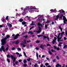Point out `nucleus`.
Wrapping results in <instances>:
<instances>
[{"label":"nucleus","mask_w":67,"mask_h":67,"mask_svg":"<svg viewBox=\"0 0 67 67\" xmlns=\"http://www.w3.org/2000/svg\"><path fill=\"white\" fill-rule=\"evenodd\" d=\"M37 25L38 26V31H36L35 30H34V32H37V33H40L42 31H41V27H43V25H42V24L41 23H40L38 22L37 24Z\"/></svg>","instance_id":"obj_1"},{"label":"nucleus","mask_w":67,"mask_h":67,"mask_svg":"<svg viewBox=\"0 0 67 67\" xmlns=\"http://www.w3.org/2000/svg\"><path fill=\"white\" fill-rule=\"evenodd\" d=\"M61 16L62 17V16H63V19L64 21H63L64 23V24H66V22H67V20L66 17H65V16H63V14H62Z\"/></svg>","instance_id":"obj_2"},{"label":"nucleus","mask_w":67,"mask_h":67,"mask_svg":"<svg viewBox=\"0 0 67 67\" xmlns=\"http://www.w3.org/2000/svg\"><path fill=\"white\" fill-rule=\"evenodd\" d=\"M1 42L2 45H4L6 43V40H5L4 39H2V40Z\"/></svg>","instance_id":"obj_3"},{"label":"nucleus","mask_w":67,"mask_h":67,"mask_svg":"<svg viewBox=\"0 0 67 67\" xmlns=\"http://www.w3.org/2000/svg\"><path fill=\"white\" fill-rule=\"evenodd\" d=\"M4 48V46H2L1 48H0V52H2L3 51L4 52H5Z\"/></svg>","instance_id":"obj_4"},{"label":"nucleus","mask_w":67,"mask_h":67,"mask_svg":"<svg viewBox=\"0 0 67 67\" xmlns=\"http://www.w3.org/2000/svg\"><path fill=\"white\" fill-rule=\"evenodd\" d=\"M11 56L12 59H13V62L14 63V62H15L16 61V60H15L16 59V58H15V57H14V56H13V55H11Z\"/></svg>","instance_id":"obj_5"},{"label":"nucleus","mask_w":67,"mask_h":67,"mask_svg":"<svg viewBox=\"0 0 67 67\" xmlns=\"http://www.w3.org/2000/svg\"><path fill=\"white\" fill-rule=\"evenodd\" d=\"M20 36V35L19 34H17L15 35V37L14 38V40H16L17 38H18V37Z\"/></svg>","instance_id":"obj_6"},{"label":"nucleus","mask_w":67,"mask_h":67,"mask_svg":"<svg viewBox=\"0 0 67 67\" xmlns=\"http://www.w3.org/2000/svg\"><path fill=\"white\" fill-rule=\"evenodd\" d=\"M12 44H15L16 45H18L19 43V42L18 41H14L12 42Z\"/></svg>","instance_id":"obj_7"},{"label":"nucleus","mask_w":67,"mask_h":67,"mask_svg":"<svg viewBox=\"0 0 67 67\" xmlns=\"http://www.w3.org/2000/svg\"><path fill=\"white\" fill-rule=\"evenodd\" d=\"M26 12H27V9H25L24 10V11L22 13V14L23 15H25L26 13Z\"/></svg>","instance_id":"obj_8"},{"label":"nucleus","mask_w":67,"mask_h":67,"mask_svg":"<svg viewBox=\"0 0 67 67\" xmlns=\"http://www.w3.org/2000/svg\"><path fill=\"white\" fill-rule=\"evenodd\" d=\"M6 37H5L4 38V40H7V38H9V37H10V35H7L6 36Z\"/></svg>","instance_id":"obj_9"},{"label":"nucleus","mask_w":67,"mask_h":67,"mask_svg":"<svg viewBox=\"0 0 67 67\" xmlns=\"http://www.w3.org/2000/svg\"><path fill=\"white\" fill-rule=\"evenodd\" d=\"M44 46L43 45H41L40 47L41 48H42L43 49H44Z\"/></svg>","instance_id":"obj_10"},{"label":"nucleus","mask_w":67,"mask_h":67,"mask_svg":"<svg viewBox=\"0 0 67 67\" xmlns=\"http://www.w3.org/2000/svg\"><path fill=\"white\" fill-rule=\"evenodd\" d=\"M28 34H33V33L31 31H30L28 32Z\"/></svg>","instance_id":"obj_11"},{"label":"nucleus","mask_w":67,"mask_h":67,"mask_svg":"<svg viewBox=\"0 0 67 67\" xmlns=\"http://www.w3.org/2000/svg\"><path fill=\"white\" fill-rule=\"evenodd\" d=\"M26 23L25 21H23V22H22V24L23 25H25V24Z\"/></svg>","instance_id":"obj_12"},{"label":"nucleus","mask_w":67,"mask_h":67,"mask_svg":"<svg viewBox=\"0 0 67 67\" xmlns=\"http://www.w3.org/2000/svg\"><path fill=\"white\" fill-rule=\"evenodd\" d=\"M59 28L60 29L61 32H62V31H63V29H62V28L60 26H59Z\"/></svg>","instance_id":"obj_13"},{"label":"nucleus","mask_w":67,"mask_h":67,"mask_svg":"<svg viewBox=\"0 0 67 67\" xmlns=\"http://www.w3.org/2000/svg\"><path fill=\"white\" fill-rule=\"evenodd\" d=\"M67 48V45L66 44H65L64 46L63 49H64V48Z\"/></svg>","instance_id":"obj_14"},{"label":"nucleus","mask_w":67,"mask_h":67,"mask_svg":"<svg viewBox=\"0 0 67 67\" xmlns=\"http://www.w3.org/2000/svg\"><path fill=\"white\" fill-rule=\"evenodd\" d=\"M19 21L20 22H23V19H20L19 20Z\"/></svg>","instance_id":"obj_15"},{"label":"nucleus","mask_w":67,"mask_h":67,"mask_svg":"<svg viewBox=\"0 0 67 67\" xmlns=\"http://www.w3.org/2000/svg\"><path fill=\"white\" fill-rule=\"evenodd\" d=\"M7 60L8 62V63H10V59L9 58H7Z\"/></svg>","instance_id":"obj_16"},{"label":"nucleus","mask_w":67,"mask_h":67,"mask_svg":"<svg viewBox=\"0 0 67 67\" xmlns=\"http://www.w3.org/2000/svg\"><path fill=\"white\" fill-rule=\"evenodd\" d=\"M56 42V40H53L52 41V43L53 44H55V43Z\"/></svg>","instance_id":"obj_17"},{"label":"nucleus","mask_w":67,"mask_h":67,"mask_svg":"<svg viewBox=\"0 0 67 67\" xmlns=\"http://www.w3.org/2000/svg\"><path fill=\"white\" fill-rule=\"evenodd\" d=\"M50 11L52 12H55V10L53 9H51Z\"/></svg>","instance_id":"obj_18"},{"label":"nucleus","mask_w":67,"mask_h":67,"mask_svg":"<svg viewBox=\"0 0 67 67\" xmlns=\"http://www.w3.org/2000/svg\"><path fill=\"white\" fill-rule=\"evenodd\" d=\"M23 62L25 64V63H26V62H27V61L25 60H23Z\"/></svg>","instance_id":"obj_19"},{"label":"nucleus","mask_w":67,"mask_h":67,"mask_svg":"<svg viewBox=\"0 0 67 67\" xmlns=\"http://www.w3.org/2000/svg\"><path fill=\"white\" fill-rule=\"evenodd\" d=\"M24 53V55H25V57H27V56H26V53H25V52H23Z\"/></svg>","instance_id":"obj_20"},{"label":"nucleus","mask_w":67,"mask_h":67,"mask_svg":"<svg viewBox=\"0 0 67 67\" xmlns=\"http://www.w3.org/2000/svg\"><path fill=\"white\" fill-rule=\"evenodd\" d=\"M23 43H24V44H26V40H24V42L23 41Z\"/></svg>","instance_id":"obj_21"},{"label":"nucleus","mask_w":67,"mask_h":67,"mask_svg":"<svg viewBox=\"0 0 67 67\" xmlns=\"http://www.w3.org/2000/svg\"><path fill=\"white\" fill-rule=\"evenodd\" d=\"M45 65L46 66H48V65H49V64L48 63H46L45 64Z\"/></svg>","instance_id":"obj_22"},{"label":"nucleus","mask_w":67,"mask_h":67,"mask_svg":"<svg viewBox=\"0 0 67 67\" xmlns=\"http://www.w3.org/2000/svg\"><path fill=\"white\" fill-rule=\"evenodd\" d=\"M27 37H28V36L27 35L24 36H23V37H25V38H27Z\"/></svg>","instance_id":"obj_23"},{"label":"nucleus","mask_w":67,"mask_h":67,"mask_svg":"<svg viewBox=\"0 0 67 67\" xmlns=\"http://www.w3.org/2000/svg\"><path fill=\"white\" fill-rule=\"evenodd\" d=\"M8 50H9V47H7L5 49V51H8Z\"/></svg>","instance_id":"obj_24"},{"label":"nucleus","mask_w":67,"mask_h":67,"mask_svg":"<svg viewBox=\"0 0 67 67\" xmlns=\"http://www.w3.org/2000/svg\"><path fill=\"white\" fill-rule=\"evenodd\" d=\"M36 43H40V40H37L36 42Z\"/></svg>","instance_id":"obj_25"},{"label":"nucleus","mask_w":67,"mask_h":67,"mask_svg":"<svg viewBox=\"0 0 67 67\" xmlns=\"http://www.w3.org/2000/svg\"><path fill=\"white\" fill-rule=\"evenodd\" d=\"M36 10V8H31V10Z\"/></svg>","instance_id":"obj_26"},{"label":"nucleus","mask_w":67,"mask_h":67,"mask_svg":"<svg viewBox=\"0 0 67 67\" xmlns=\"http://www.w3.org/2000/svg\"><path fill=\"white\" fill-rule=\"evenodd\" d=\"M26 66H27V65L26 64H24V65H23L24 67H26Z\"/></svg>","instance_id":"obj_27"},{"label":"nucleus","mask_w":67,"mask_h":67,"mask_svg":"<svg viewBox=\"0 0 67 67\" xmlns=\"http://www.w3.org/2000/svg\"><path fill=\"white\" fill-rule=\"evenodd\" d=\"M59 15H57V16H56V18H57L58 19V18H59Z\"/></svg>","instance_id":"obj_28"},{"label":"nucleus","mask_w":67,"mask_h":67,"mask_svg":"<svg viewBox=\"0 0 67 67\" xmlns=\"http://www.w3.org/2000/svg\"><path fill=\"white\" fill-rule=\"evenodd\" d=\"M43 36V35H38V36H38V37H41V36Z\"/></svg>","instance_id":"obj_29"},{"label":"nucleus","mask_w":67,"mask_h":67,"mask_svg":"<svg viewBox=\"0 0 67 67\" xmlns=\"http://www.w3.org/2000/svg\"><path fill=\"white\" fill-rule=\"evenodd\" d=\"M27 61H28V62L30 61V60H31V58H29L28 59H27Z\"/></svg>","instance_id":"obj_30"},{"label":"nucleus","mask_w":67,"mask_h":67,"mask_svg":"<svg viewBox=\"0 0 67 67\" xmlns=\"http://www.w3.org/2000/svg\"><path fill=\"white\" fill-rule=\"evenodd\" d=\"M47 25H45V27L46 30H47Z\"/></svg>","instance_id":"obj_31"},{"label":"nucleus","mask_w":67,"mask_h":67,"mask_svg":"<svg viewBox=\"0 0 67 67\" xmlns=\"http://www.w3.org/2000/svg\"><path fill=\"white\" fill-rule=\"evenodd\" d=\"M38 53H36V56L37 58H38Z\"/></svg>","instance_id":"obj_32"},{"label":"nucleus","mask_w":67,"mask_h":67,"mask_svg":"<svg viewBox=\"0 0 67 67\" xmlns=\"http://www.w3.org/2000/svg\"><path fill=\"white\" fill-rule=\"evenodd\" d=\"M58 12H60V13H62V10H59Z\"/></svg>","instance_id":"obj_33"},{"label":"nucleus","mask_w":67,"mask_h":67,"mask_svg":"<svg viewBox=\"0 0 67 67\" xmlns=\"http://www.w3.org/2000/svg\"><path fill=\"white\" fill-rule=\"evenodd\" d=\"M7 57L8 58H9V57H10V54H8L7 55Z\"/></svg>","instance_id":"obj_34"},{"label":"nucleus","mask_w":67,"mask_h":67,"mask_svg":"<svg viewBox=\"0 0 67 67\" xmlns=\"http://www.w3.org/2000/svg\"><path fill=\"white\" fill-rule=\"evenodd\" d=\"M49 53L50 55H52V53L50 51H49Z\"/></svg>","instance_id":"obj_35"},{"label":"nucleus","mask_w":67,"mask_h":67,"mask_svg":"<svg viewBox=\"0 0 67 67\" xmlns=\"http://www.w3.org/2000/svg\"><path fill=\"white\" fill-rule=\"evenodd\" d=\"M56 57L57 59H58V60L59 59V57L58 56H57Z\"/></svg>","instance_id":"obj_36"},{"label":"nucleus","mask_w":67,"mask_h":67,"mask_svg":"<svg viewBox=\"0 0 67 67\" xmlns=\"http://www.w3.org/2000/svg\"><path fill=\"white\" fill-rule=\"evenodd\" d=\"M15 49V48H14V47H13L11 49V50L12 51H13L14 50V49Z\"/></svg>","instance_id":"obj_37"},{"label":"nucleus","mask_w":67,"mask_h":67,"mask_svg":"<svg viewBox=\"0 0 67 67\" xmlns=\"http://www.w3.org/2000/svg\"><path fill=\"white\" fill-rule=\"evenodd\" d=\"M56 67H59V64H57L56 65Z\"/></svg>","instance_id":"obj_38"},{"label":"nucleus","mask_w":67,"mask_h":67,"mask_svg":"<svg viewBox=\"0 0 67 67\" xmlns=\"http://www.w3.org/2000/svg\"><path fill=\"white\" fill-rule=\"evenodd\" d=\"M64 33H65V32L64 31H63L62 33H61V34L64 35Z\"/></svg>","instance_id":"obj_39"},{"label":"nucleus","mask_w":67,"mask_h":67,"mask_svg":"<svg viewBox=\"0 0 67 67\" xmlns=\"http://www.w3.org/2000/svg\"><path fill=\"white\" fill-rule=\"evenodd\" d=\"M8 18H9V16H7L6 18V20H7L8 19Z\"/></svg>","instance_id":"obj_40"},{"label":"nucleus","mask_w":67,"mask_h":67,"mask_svg":"<svg viewBox=\"0 0 67 67\" xmlns=\"http://www.w3.org/2000/svg\"><path fill=\"white\" fill-rule=\"evenodd\" d=\"M37 64L36 63L35 64V65H34V66L35 67H37Z\"/></svg>","instance_id":"obj_41"},{"label":"nucleus","mask_w":67,"mask_h":67,"mask_svg":"<svg viewBox=\"0 0 67 67\" xmlns=\"http://www.w3.org/2000/svg\"><path fill=\"white\" fill-rule=\"evenodd\" d=\"M50 22V21L49 20H48L47 22H46V23H49V22Z\"/></svg>","instance_id":"obj_42"},{"label":"nucleus","mask_w":67,"mask_h":67,"mask_svg":"<svg viewBox=\"0 0 67 67\" xmlns=\"http://www.w3.org/2000/svg\"><path fill=\"white\" fill-rule=\"evenodd\" d=\"M15 64H16V65H18V61H17L15 63Z\"/></svg>","instance_id":"obj_43"},{"label":"nucleus","mask_w":67,"mask_h":67,"mask_svg":"<svg viewBox=\"0 0 67 67\" xmlns=\"http://www.w3.org/2000/svg\"><path fill=\"white\" fill-rule=\"evenodd\" d=\"M17 49L18 50V51H21V48H17Z\"/></svg>","instance_id":"obj_44"},{"label":"nucleus","mask_w":67,"mask_h":67,"mask_svg":"<svg viewBox=\"0 0 67 67\" xmlns=\"http://www.w3.org/2000/svg\"><path fill=\"white\" fill-rule=\"evenodd\" d=\"M9 27H12V25H11L10 24H9Z\"/></svg>","instance_id":"obj_45"},{"label":"nucleus","mask_w":67,"mask_h":67,"mask_svg":"<svg viewBox=\"0 0 67 67\" xmlns=\"http://www.w3.org/2000/svg\"><path fill=\"white\" fill-rule=\"evenodd\" d=\"M64 40H67V38L66 37H64Z\"/></svg>","instance_id":"obj_46"},{"label":"nucleus","mask_w":67,"mask_h":67,"mask_svg":"<svg viewBox=\"0 0 67 67\" xmlns=\"http://www.w3.org/2000/svg\"><path fill=\"white\" fill-rule=\"evenodd\" d=\"M47 46H51V45L49 44H47Z\"/></svg>","instance_id":"obj_47"},{"label":"nucleus","mask_w":67,"mask_h":67,"mask_svg":"<svg viewBox=\"0 0 67 67\" xmlns=\"http://www.w3.org/2000/svg\"><path fill=\"white\" fill-rule=\"evenodd\" d=\"M34 27L32 26L30 29V30H32V29H33V28Z\"/></svg>","instance_id":"obj_48"},{"label":"nucleus","mask_w":67,"mask_h":67,"mask_svg":"<svg viewBox=\"0 0 67 67\" xmlns=\"http://www.w3.org/2000/svg\"><path fill=\"white\" fill-rule=\"evenodd\" d=\"M54 40H55V41H56L57 40V38H56V37H54Z\"/></svg>","instance_id":"obj_49"},{"label":"nucleus","mask_w":67,"mask_h":67,"mask_svg":"<svg viewBox=\"0 0 67 67\" xmlns=\"http://www.w3.org/2000/svg\"><path fill=\"white\" fill-rule=\"evenodd\" d=\"M53 47L54 48H55V49H57V47H56V46H53Z\"/></svg>","instance_id":"obj_50"},{"label":"nucleus","mask_w":67,"mask_h":67,"mask_svg":"<svg viewBox=\"0 0 67 67\" xmlns=\"http://www.w3.org/2000/svg\"><path fill=\"white\" fill-rule=\"evenodd\" d=\"M43 37L44 38H47V36H43Z\"/></svg>","instance_id":"obj_51"},{"label":"nucleus","mask_w":67,"mask_h":67,"mask_svg":"<svg viewBox=\"0 0 67 67\" xmlns=\"http://www.w3.org/2000/svg\"><path fill=\"white\" fill-rule=\"evenodd\" d=\"M60 45L61 44H62L63 43L62 42H59L58 43Z\"/></svg>","instance_id":"obj_52"},{"label":"nucleus","mask_w":67,"mask_h":67,"mask_svg":"<svg viewBox=\"0 0 67 67\" xmlns=\"http://www.w3.org/2000/svg\"><path fill=\"white\" fill-rule=\"evenodd\" d=\"M54 24V22H52V23H51V24L52 25H53Z\"/></svg>","instance_id":"obj_53"},{"label":"nucleus","mask_w":67,"mask_h":67,"mask_svg":"<svg viewBox=\"0 0 67 67\" xmlns=\"http://www.w3.org/2000/svg\"><path fill=\"white\" fill-rule=\"evenodd\" d=\"M31 42V41L29 40V41H27V43H29V42Z\"/></svg>","instance_id":"obj_54"},{"label":"nucleus","mask_w":67,"mask_h":67,"mask_svg":"<svg viewBox=\"0 0 67 67\" xmlns=\"http://www.w3.org/2000/svg\"><path fill=\"white\" fill-rule=\"evenodd\" d=\"M22 55L21 54H19V57H22Z\"/></svg>","instance_id":"obj_55"},{"label":"nucleus","mask_w":67,"mask_h":67,"mask_svg":"<svg viewBox=\"0 0 67 67\" xmlns=\"http://www.w3.org/2000/svg\"><path fill=\"white\" fill-rule=\"evenodd\" d=\"M59 19H62V17L61 16H60L59 18Z\"/></svg>","instance_id":"obj_56"},{"label":"nucleus","mask_w":67,"mask_h":67,"mask_svg":"<svg viewBox=\"0 0 67 67\" xmlns=\"http://www.w3.org/2000/svg\"><path fill=\"white\" fill-rule=\"evenodd\" d=\"M57 49L58 50V51H59V50L60 49L59 48V47L57 48Z\"/></svg>","instance_id":"obj_57"},{"label":"nucleus","mask_w":67,"mask_h":67,"mask_svg":"<svg viewBox=\"0 0 67 67\" xmlns=\"http://www.w3.org/2000/svg\"><path fill=\"white\" fill-rule=\"evenodd\" d=\"M5 19H3L2 20V21H3V22H4V21H5Z\"/></svg>","instance_id":"obj_58"},{"label":"nucleus","mask_w":67,"mask_h":67,"mask_svg":"<svg viewBox=\"0 0 67 67\" xmlns=\"http://www.w3.org/2000/svg\"><path fill=\"white\" fill-rule=\"evenodd\" d=\"M36 50H39V48L38 47H36Z\"/></svg>","instance_id":"obj_59"},{"label":"nucleus","mask_w":67,"mask_h":67,"mask_svg":"<svg viewBox=\"0 0 67 67\" xmlns=\"http://www.w3.org/2000/svg\"><path fill=\"white\" fill-rule=\"evenodd\" d=\"M65 35H67V31H65Z\"/></svg>","instance_id":"obj_60"},{"label":"nucleus","mask_w":67,"mask_h":67,"mask_svg":"<svg viewBox=\"0 0 67 67\" xmlns=\"http://www.w3.org/2000/svg\"><path fill=\"white\" fill-rule=\"evenodd\" d=\"M60 39L58 38L57 41H58V42H59V41H60Z\"/></svg>","instance_id":"obj_61"},{"label":"nucleus","mask_w":67,"mask_h":67,"mask_svg":"<svg viewBox=\"0 0 67 67\" xmlns=\"http://www.w3.org/2000/svg\"><path fill=\"white\" fill-rule=\"evenodd\" d=\"M19 62H22V61L21 60V59H19Z\"/></svg>","instance_id":"obj_62"},{"label":"nucleus","mask_w":67,"mask_h":67,"mask_svg":"<svg viewBox=\"0 0 67 67\" xmlns=\"http://www.w3.org/2000/svg\"><path fill=\"white\" fill-rule=\"evenodd\" d=\"M43 67V64H41V65H40V67Z\"/></svg>","instance_id":"obj_63"},{"label":"nucleus","mask_w":67,"mask_h":67,"mask_svg":"<svg viewBox=\"0 0 67 67\" xmlns=\"http://www.w3.org/2000/svg\"><path fill=\"white\" fill-rule=\"evenodd\" d=\"M47 67H51V66L49 65L47 66Z\"/></svg>","instance_id":"obj_64"}]
</instances>
